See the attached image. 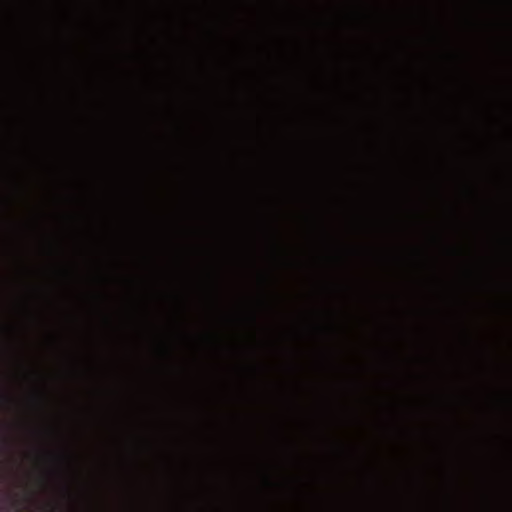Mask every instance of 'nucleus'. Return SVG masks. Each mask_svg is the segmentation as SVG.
I'll return each mask as SVG.
<instances>
[{
    "label": "nucleus",
    "mask_w": 512,
    "mask_h": 512,
    "mask_svg": "<svg viewBox=\"0 0 512 512\" xmlns=\"http://www.w3.org/2000/svg\"><path fill=\"white\" fill-rule=\"evenodd\" d=\"M197 0H194V146H197Z\"/></svg>",
    "instance_id": "nucleus-1"
}]
</instances>
